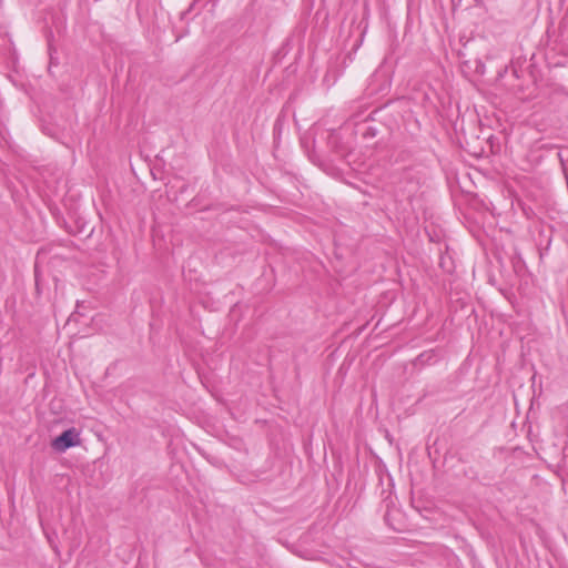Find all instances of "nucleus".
Here are the masks:
<instances>
[{
  "mask_svg": "<svg viewBox=\"0 0 568 568\" xmlns=\"http://www.w3.org/2000/svg\"><path fill=\"white\" fill-rule=\"evenodd\" d=\"M80 443H81L80 432L77 428L71 427V428L64 430L58 437H55L52 440L51 446L54 450H57L59 453H63L71 447H75V446L80 445Z\"/></svg>",
  "mask_w": 568,
  "mask_h": 568,
  "instance_id": "f257e3e1",
  "label": "nucleus"
}]
</instances>
